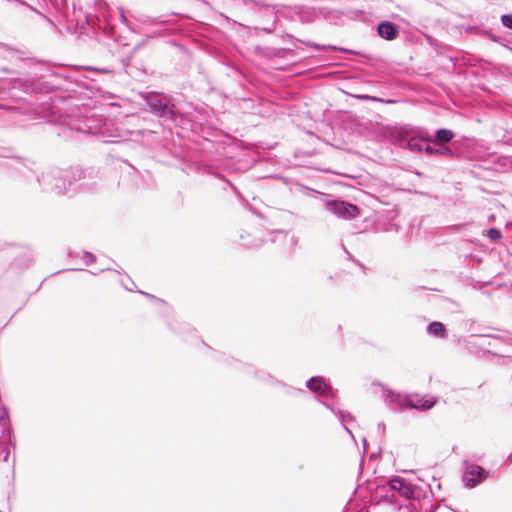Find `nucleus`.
<instances>
[{
	"label": "nucleus",
	"mask_w": 512,
	"mask_h": 512,
	"mask_svg": "<svg viewBox=\"0 0 512 512\" xmlns=\"http://www.w3.org/2000/svg\"><path fill=\"white\" fill-rule=\"evenodd\" d=\"M67 125L78 132L101 135L106 138L118 137V131L110 121L92 109H85L84 112L71 117Z\"/></svg>",
	"instance_id": "1"
},
{
	"label": "nucleus",
	"mask_w": 512,
	"mask_h": 512,
	"mask_svg": "<svg viewBox=\"0 0 512 512\" xmlns=\"http://www.w3.org/2000/svg\"><path fill=\"white\" fill-rule=\"evenodd\" d=\"M81 177L82 170L77 167L66 170L53 168L43 172L38 178V182L47 191L62 193L68 189L73 181L79 180Z\"/></svg>",
	"instance_id": "2"
},
{
	"label": "nucleus",
	"mask_w": 512,
	"mask_h": 512,
	"mask_svg": "<svg viewBox=\"0 0 512 512\" xmlns=\"http://www.w3.org/2000/svg\"><path fill=\"white\" fill-rule=\"evenodd\" d=\"M401 136V145L410 151L414 152H432V145L429 143L428 138L423 136H416L412 134L407 128H402L399 132Z\"/></svg>",
	"instance_id": "3"
},
{
	"label": "nucleus",
	"mask_w": 512,
	"mask_h": 512,
	"mask_svg": "<svg viewBox=\"0 0 512 512\" xmlns=\"http://www.w3.org/2000/svg\"><path fill=\"white\" fill-rule=\"evenodd\" d=\"M391 490L397 491L401 497L406 499H420L421 492L419 488L413 486L402 477L395 476L389 481Z\"/></svg>",
	"instance_id": "4"
},
{
	"label": "nucleus",
	"mask_w": 512,
	"mask_h": 512,
	"mask_svg": "<svg viewBox=\"0 0 512 512\" xmlns=\"http://www.w3.org/2000/svg\"><path fill=\"white\" fill-rule=\"evenodd\" d=\"M326 209L335 216L345 220L352 219L359 213V209L356 205L340 200L328 202Z\"/></svg>",
	"instance_id": "5"
},
{
	"label": "nucleus",
	"mask_w": 512,
	"mask_h": 512,
	"mask_svg": "<svg viewBox=\"0 0 512 512\" xmlns=\"http://www.w3.org/2000/svg\"><path fill=\"white\" fill-rule=\"evenodd\" d=\"M485 478V470L478 465L467 464L463 474V483L468 488H474L479 485Z\"/></svg>",
	"instance_id": "6"
},
{
	"label": "nucleus",
	"mask_w": 512,
	"mask_h": 512,
	"mask_svg": "<svg viewBox=\"0 0 512 512\" xmlns=\"http://www.w3.org/2000/svg\"><path fill=\"white\" fill-rule=\"evenodd\" d=\"M307 388L315 392L319 396L333 397V390L322 377H312L307 381Z\"/></svg>",
	"instance_id": "7"
},
{
	"label": "nucleus",
	"mask_w": 512,
	"mask_h": 512,
	"mask_svg": "<svg viewBox=\"0 0 512 512\" xmlns=\"http://www.w3.org/2000/svg\"><path fill=\"white\" fill-rule=\"evenodd\" d=\"M148 105L150 107V110L159 115L160 117H166L173 119L175 112L172 108H170L166 103L163 102L162 99H160L157 96H153L149 98Z\"/></svg>",
	"instance_id": "8"
},
{
	"label": "nucleus",
	"mask_w": 512,
	"mask_h": 512,
	"mask_svg": "<svg viewBox=\"0 0 512 512\" xmlns=\"http://www.w3.org/2000/svg\"><path fill=\"white\" fill-rule=\"evenodd\" d=\"M405 409L406 408H414L418 410H427L431 409L435 405V401L431 399H426L424 397H419L417 395H406L405 396Z\"/></svg>",
	"instance_id": "9"
},
{
	"label": "nucleus",
	"mask_w": 512,
	"mask_h": 512,
	"mask_svg": "<svg viewBox=\"0 0 512 512\" xmlns=\"http://www.w3.org/2000/svg\"><path fill=\"white\" fill-rule=\"evenodd\" d=\"M383 396L391 410L405 409L406 401L404 400L406 395H401L390 389H383Z\"/></svg>",
	"instance_id": "10"
},
{
	"label": "nucleus",
	"mask_w": 512,
	"mask_h": 512,
	"mask_svg": "<svg viewBox=\"0 0 512 512\" xmlns=\"http://www.w3.org/2000/svg\"><path fill=\"white\" fill-rule=\"evenodd\" d=\"M377 30L379 36L386 40L395 39L399 33L398 27L388 21L380 23Z\"/></svg>",
	"instance_id": "11"
},
{
	"label": "nucleus",
	"mask_w": 512,
	"mask_h": 512,
	"mask_svg": "<svg viewBox=\"0 0 512 512\" xmlns=\"http://www.w3.org/2000/svg\"><path fill=\"white\" fill-rule=\"evenodd\" d=\"M428 334L437 338H444L446 336L445 326L441 322H432L427 327Z\"/></svg>",
	"instance_id": "12"
},
{
	"label": "nucleus",
	"mask_w": 512,
	"mask_h": 512,
	"mask_svg": "<svg viewBox=\"0 0 512 512\" xmlns=\"http://www.w3.org/2000/svg\"><path fill=\"white\" fill-rule=\"evenodd\" d=\"M454 133L448 129H439L436 132V144L441 145L442 143L449 142L453 139Z\"/></svg>",
	"instance_id": "13"
},
{
	"label": "nucleus",
	"mask_w": 512,
	"mask_h": 512,
	"mask_svg": "<svg viewBox=\"0 0 512 512\" xmlns=\"http://www.w3.org/2000/svg\"><path fill=\"white\" fill-rule=\"evenodd\" d=\"M432 152H426L427 154L429 155H434V154H437V155H445V156H452L453 152L451 151V149H449L448 147H445V146H441L439 148H435L434 145H432Z\"/></svg>",
	"instance_id": "14"
},
{
	"label": "nucleus",
	"mask_w": 512,
	"mask_h": 512,
	"mask_svg": "<svg viewBox=\"0 0 512 512\" xmlns=\"http://www.w3.org/2000/svg\"><path fill=\"white\" fill-rule=\"evenodd\" d=\"M488 237L491 241H498L500 238H501V232L500 230L496 229V228H491L488 230Z\"/></svg>",
	"instance_id": "15"
},
{
	"label": "nucleus",
	"mask_w": 512,
	"mask_h": 512,
	"mask_svg": "<svg viewBox=\"0 0 512 512\" xmlns=\"http://www.w3.org/2000/svg\"><path fill=\"white\" fill-rule=\"evenodd\" d=\"M337 416L343 425L346 421L353 420V417L350 413L342 411V410L337 411Z\"/></svg>",
	"instance_id": "16"
},
{
	"label": "nucleus",
	"mask_w": 512,
	"mask_h": 512,
	"mask_svg": "<svg viewBox=\"0 0 512 512\" xmlns=\"http://www.w3.org/2000/svg\"><path fill=\"white\" fill-rule=\"evenodd\" d=\"M501 22L505 27L512 29V14L502 15Z\"/></svg>",
	"instance_id": "17"
},
{
	"label": "nucleus",
	"mask_w": 512,
	"mask_h": 512,
	"mask_svg": "<svg viewBox=\"0 0 512 512\" xmlns=\"http://www.w3.org/2000/svg\"><path fill=\"white\" fill-rule=\"evenodd\" d=\"M84 260L86 265H90L95 261V256L89 252H84Z\"/></svg>",
	"instance_id": "18"
},
{
	"label": "nucleus",
	"mask_w": 512,
	"mask_h": 512,
	"mask_svg": "<svg viewBox=\"0 0 512 512\" xmlns=\"http://www.w3.org/2000/svg\"><path fill=\"white\" fill-rule=\"evenodd\" d=\"M9 448L7 445H5L4 449L2 451H0V456L3 457V460L4 461H7L8 460V457H9Z\"/></svg>",
	"instance_id": "19"
},
{
	"label": "nucleus",
	"mask_w": 512,
	"mask_h": 512,
	"mask_svg": "<svg viewBox=\"0 0 512 512\" xmlns=\"http://www.w3.org/2000/svg\"><path fill=\"white\" fill-rule=\"evenodd\" d=\"M378 429L381 430L382 432L385 431V425L383 423H379L378 424Z\"/></svg>",
	"instance_id": "20"
},
{
	"label": "nucleus",
	"mask_w": 512,
	"mask_h": 512,
	"mask_svg": "<svg viewBox=\"0 0 512 512\" xmlns=\"http://www.w3.org/2000/svg\"><path fill=\"white\" fill-rule=\"evenodd\" d=\"M344 428L352 436V433H351L350 429H348L345 425H344Z\"/></svg>",
	"instance_id": "21"
},
{
	"label": "nucleus",
	"mask_w": 512,
	"mask_h": 512,
	"mask_svg": "<svg viewBox=\"0 0 512 512\" xmlns=\"http://www.w3.org/2000/svg\"><path fill=\"white\" fill-rule=\"evenodd\" d=\"M147 297H150V298H154L152 295L150 294H145Z\"/></svg>",
	"instance_id": "22"
},
{
	"label": "nucleus",
	"mask_w": 512,
	"mask_h": 512,
	"mask_svg": "<svg viewBox=\"0 0 512 512\" xmlns=\"http://www.w3.org/2000/svg\"><path fill=\"white\" fill-rule=\"evenodd\" d=\"M315 48L319 49L320 47L317 44L313 45Z\"/></svg>",
	"instance_id": "23"
}]
</instances>
